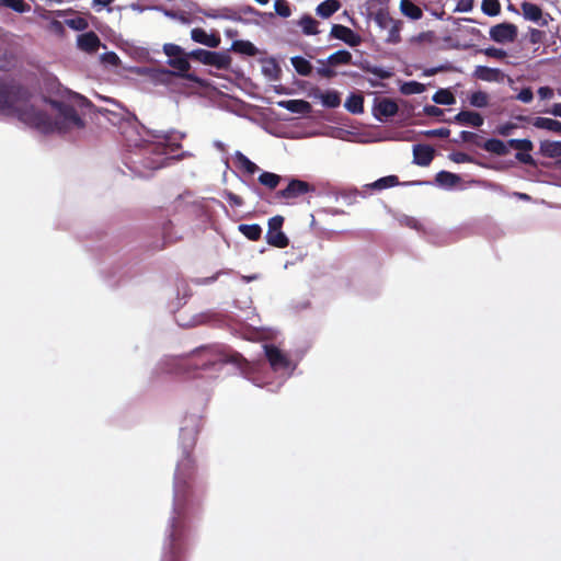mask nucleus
I'll return each instance as SVG.
<instances>
[{
  "label": "nucleus",
  "instance_id": "1",
  "mask_svg": "<svg viewBox=\"0 0 561 561\" xmlns=\"http://www.w3.org/2000/svg\"><path fill=\"white\" fill-rule=\"evenodd\" d=\"M186 367H174L178 362L175 358H163L159 362L156 370L165 374L186 373L196 381L203 380L205 386L214 385L215 380L226 364L237 366L243 377L256 387H266L270 385L265 375L262 373V365L248 362L241 354L228 353L220 345H202L193 350L182 358Z\"/></svg>",
  "mask_w": 561,
  "mask_h": 561
},
{
  "label": "nucleus",
  "instance_id": "2",
  "mask_svg": "<svg viewBox=\"0 0 561 561\" xmlns=\"http://www.w3.org/2000/svg\"><path fill=\"white\" fill-rule=\"evenodd\" d=\"M23 91L0 80V111L14 114L24 124L34 127L42 133H50L54 130L67 131L71 128H82L84 123L77 114L76 110L65 102L57 100H48L50 106L56 111V117L51 118L45 112L33 105L20 106L19 100L22 98Z\"/></svg>",
  "mask_w": 561,
  "mask_h": 561
},
{
  "label": "nucleus",
  "instance_id": "3",
  "mask_svg": "<svg viewBox=\"0 0 561 561\" xmlns=\"http://www.w3.org/2000/svg\"><path fill=\"white\" fill-rule=\"evenodd\" d=\"M184 134L178 131H150L145 135L126 136V148L129 152L128 168L146 178L148 174L140 171V167L153 171L163 168L167 161L171 160L172 154L181 147L180 140Z\"/></svg>",
  "mask_w": 561,
  "mask_h": 561
},
{
  "label": "nucleus",
  "instance_id": "4",
  "mask_svg": "<svg viewBox=\"0 0 561 561\" xmlns=\"http://www.w3.org/2000/svg\"><path fill=\"white\" fill-rule=\"evenodd\" d=\"M194 473V460L182 457L175 468L173 478L172 514L168 523V538L165 541V558L168 561H175L180 553L178 541L182 536L181 519L184 517L187 507L193 500L192 479Z\"/></svg>",
  "mask_w": 561,
  "mask_h": 561
},
{
  "label": "nucleus",
  "instance_id": "5",
  "mask_svg": "<svg viewBox=\"0 0 561 561\" xmlns=\"http://www.w3.org/2000/svg\"><path fill=\"white\" fill-rule=\"evenodd\" d=\"M262 347L271 369L282 379L277 382L275 388H270L271 391H274L284 382V380L294 374L297 368V363L274 344L265 343Z\"/></svg>",
  "mask_w": 561,
  "mask_h": 561
},
{
  "label": "nucleus",
  "instance_id": "6",
  "mask_svg": "<svg viewBox=\"0 0 561 561\" xmlns=\"http://www.w3.org/2000/svg\"><path fill=\"white\" fill-rule=\"evenodd\" d=\"M190 58L191 56H188L187 53H184L181 56L168 59L167 64L172 69L159 68L153 70L154 75L152 77L160 83H168L172 76L184 78L195 83H201V79L196 75L188 72L191 68V64L188 61Z\"/></svg>",
  "mask_w": 561,
  "mask_h": 561
},
{
  "label": "nucleus",
  "instance_id": "7",
  "mask_svg": "<svg viewBox=\"0 0 561 561\" xmlns=\"http://www.w3.org/2000/svg\"><path fill=\"white\" fill-rule=\"evenodd\" d=\"M191 59L199 61L203 65L215 67L216 69H228L231 64V57L225 51L206 50L197 48L187 53Z\"/></svg>",
  "mask_w": 561,
  "mask_h": 561
},
{
  "label": "nucleus",
  "instance_id": "8",
  "mask_svg": "<svg viewBox=\"0 0 561 561\" xmlns=\"http://www.w3.org/2000/svg\"><path fill=\"white\" fill-rule=\"evenodd\" d=\"M283 224L284 217L280 215H276L268 219L265 239L270 245L283 249L289 244L288 237L282 230Z\"/></svg>",
  "mask_w": 561,
  "mask_h": 561
},
{
  "label": "nucleus",
  "instance_id": "9",
  "mask_svg": "<svg viewBox=\"0 0 561 561\" xmlns=\"http://www.w3.org/2000/svg\"><path fill=\"white\" fill-rule=\"evenodd\" d=\"M375 23L381 28L388 32L385 38L388 44H398L401 41L400 31L401 22L394 20L389 15L388 12L379 11L375 14Z\"/></svg>",
  "mask_w": 561,
  "mask_h": 561
},
{
  "label": "nucleus",
  "instance_id": "10",
  "mask_svg": "<svg viewBox=\"0 0 561 561\" xmlns=\"http://www.w3.org/2000/svg\"><path fill=\"white\" fill-rule=\"evenodd\" d=\"M516 25L507 22L496 24L490 28V38L500 44L513 43L517 37Z\"/></svg>",
  "mask_w": 561,
  "mask_h": 561
},
{
  "label": "nucleus",
  "instance_id": "11",
  "mask_svg": "<svg viewBox=\"0 0 561 561\" xmlns=\"http://www.w3.org/2000/svg\"><path fill=\"white\" fill-rule=\"evenodd\" d=\"M507 145L512 148L517 149L518 151L515 154L516 160H518L522 163L534 165L535 160L529 154V151L533 150L534 144L530 139L524 138V139H516L512 138L507 141Z\"/></svg>",
  "mask_w": 561,
  "mask_h": 561
},
{
  "label": "nucleus",
  "instance_id": "12",
  "mask_svg": "<svg viewBox=\"0 0 561 561\" xmlns=\"http://www.w3.org/2000/svg\"><path fill=\"white\" fill-rule=\"evenodd\" d=\"M313 188L305 181L299 179H290L287 186L277 192V196L283 199L297 198Z\"/></svg>",
  "mask_w": 561,
  "mask_h": 561
},
{
  "label": "nucleus",
  "instance_id": "13",
  "mask_svg": "<svg viewBox=\"0 0 561 561\" xmlns=\"http://www.w3.org/2000/svg\"><path fill=\"white\" fill-rule=\"evenodd\" d=\"M330 36L344 42L351 47H356L362 42V38L357 33L342 24H333L330 31Z\"/></svg>",
  "mask_w": 561,
  "mask_h": 561
},
{
  "label": "nucleus",
  "instance_id": "14",
  "mask_svg": "<svg viewBox=\"0 0 561 561\" xmlns=\"http://www.w3.org/2000/svg\"><path fill=\"white\" fill-rule=\"evenodd\" d=\"M399 111L398 104L388 98L378 101L374 106V116L379 122H385L387 118L394 116Z\"/></svg>",
  "mask_w": 561,
  "mask_h": 561
},
{
  "label": "nucleus",
  "instance_id": "15",
  "mask_svg": "<svg viewBox=\"0 0 561 561\" xmlns=\"http://www.w3.org/2000/svg\"><path fill=\"white\" fill-rule=\"evenodd\" d=\"M523 15L526 20L535 22L540 26L548 25V19L543 16L541 8L533 2H523L522 3Z\"/></svg>",
  "mask_w": 561,
  "mask_h": 561
},
{
  "label": "nucleus",
  "instance_id": "16",
  "mask_svg": "<svg viewBox=\"0 0 561 561\" xmlns=\"http://www.w3.org/2000/svg\"><path fill=\"white\" fill-rule=\"evenodd\" d=\"M434 149L428 145L413 146V163L420 167H427L434 159Z\"/></svg>",
  "mask_w": 561,
  "mask_h": 561
},
{
  "label": "nucleus",
  "instance_id": "17",
  "mask_svg": "<svg viewBox=\"0 0 561 561\" xmlns=\"http://www.w3.org/2000/svg\"><path fill=\"white\" fill-rule=\"evenodd\" d=\"M77 45L85 53H94L101 46V41L94 32L90 31L77 37Z\"/></svg>",
  "mask_w": 561,
  "mask_h": 561
},
{
  "label": "nucleus",
  "instance_id": "18",
  "mask_svg": "<svg viewBox=\"0 0 561 561\" xmlns=\"http://www.w3.org/2000/svg\"><path fill=\"white\" fill-rule=\"evenodd\" d=\"M192 41L205 45L209 48H217L220 44V38L215 34H207L203 28L196 27L191 31Z\"/></svg>",
  "mask_w": 561,
  "mask_h": 561
},
{
  "label": "nucleus",
  "instance_id": "19",
  "mask_svg": "<svg viewBox=\"0 0 561 561\" xmlns=\"http://www.w3.org/2000/svg\"><path fill=\"white\" fill-rule=\"evenodd\" d=\"M196 435H197V427L195 426L194 423H190L187 426H184L181 428L180 440H181L182 447L184 449L183 457H185V456L191 457L188 455V449L194 446Z\"/></svg>",
  "mask_w": 561,
  "mask_h": 561
},
{
  "label": "nucleus",
  "instance_id": "20",
  "mask_svg": "<svg viewBox=\"0 0 561 561\" xmlns=\"http://www.w3.org/2000/svg\"><path fill=\"white\" fill-rule=\"evenodd\" d=\"M460 125H469L472 127H480L483 125L484 119L478 112L460 111L453 119Z\"/></svg>",
  "mask_w": 561,
  "mask_h": 561
},
{
  "label": "nucleus",
  "instance_id": "21",
  "mask_svg": "<svg viewBox=\"0 0 561 561\" xmlns=\"http://www.w3.org/2000/svg\"><path fill=\"white\" fill-rule=\"evenodd\" d=\"M277 105L295 114L305 115L311 111L310 103L305 100H283L277 102Z\"/></svg>",
  "mask_w": 561,
  "mask_h": 561
},
{
  "label": "nucleus",
  "instance_id": "22",
  "mask_svg": "<svg viewBox=\"0 0 561 561\" xmlns=\"http://www.w3.org/2000/svg\"><path fill=\"white\" fill-rule=\"evenodd\" d=\"M313 98L319 99L327 108H335L341 104L340 93L335 90H327L324 92L318 90Z\"/></svg>",
  "mask_w": 561,
  "mask_h": 561
},
{
  "label": "nucleus",
  "instance_id": "23",
  "mask_svg": "<svg viewBox=\"0 0 561 561\" xmlns=\"http://www.w3.org/2000/svg\"><path fill=\"white\" fill-rule=\"evenodd\" d=\"M461 181V178L448 171H439L435 175V184L439 187L450 190Z\"/></svg>",
  "mask_w": 561,
  "mask_h": 561
},
{
  "label": "nucleus",
  "instance_id": "24",
  "mask_svg": "<svg viewBox=\"0 0 561 561\" xmlns=\"http://www.w3.org/2000/svg\"><path fill=\"white\" fill-rule=\"evenodd\" d=\"M474 77L479 80L486 82H496L500 80L501 70L497 68H490L486 66H477L473 72Z\"/></svg>",
  "mask_w": 561,
  "mask_h": 561
},
{
  "label": "nucleus",
  "instance_id": "25",
  "mask_svg": "<svg viewBox=\"0 0 561 561\" xmlns=\"http://www.w3.org/2000/svg\"><path fill=\"white\" fill-rule=\"evenodd\" d=\"M398 184H399L398 176L387 175V176L376 180L373 183L366 184L364 186V188L367 190V192L369 190L382 191L385 188H390V187L397 186Z\"/></svg>",
  "mask_w": 561,
  "mask_h": 561
},
{
  "label": "nucleus",
  "instance_id": "26",
  "mask_svg": "<svg viewBox=\"0 0 561 561\" xmlns=\"http://www.w3.org/2000/svg\"><path fill=\"white\" fill-rule=\"evenodd\" d=\"M534 127L538 129H546L549 131L561 134V122L548 117H535L533 121Z\"/></svg>",
  "mask_w": 561,
  "mask_h": 561
},
{
  "label": "nucleus",
  "instance_id": "27",
  "mask_svg": "<svg viewBox=\"0 0 561 561\" xmlns=\"http://www.w3.org/2000/svg\"><path fill=\"white\" fill-rule=\"evenodd\" d=\"M340 7L341 4L339 0H324L318 4L316 13L323 19H328L333 15Z\"/></svg>",
  "mask_w": 561,
  "mask_h": 561
},
{
  "label": "nucleus",
  "instance_id": "28",
  "mask_svg": "<svg viewBox=\"0 0 561 561\" xmlns=\"http://www.w3.org/2000/svg\"><path fill=\"white\" fill-rule=\"evenodd\" d=\"M482 147L485 151L497 156H506L508 153L507 145L497 138L485 140Z\"/></svg>",
  "mask_w": 561,
  "mask_h": 561
},
{
  "label": "nucleus",
  "instance_id": "29",
  "mask_svg": "<svg viewBox=\"0 0 561 561\" xmlns=\"http://www.w3.org/2000/svg\"><path fill=\"white\" fill-rule=\"evenodd\" d=\"M363 71L367 73H371L378 79H389L392 77L393 72L390 68H383L380 66L371 65L368 61H365L360 65Z\"/></svg>",
  "mask_w": 561,
  "mask_h": 561
},
{
  "label": "nucleus",
  "instance_id": "30",
  "mask_svg": "<svg viewBox=\"0 0 561 561\" xmlns=\"http://www.w3.org/2000/svg\"><path fill=\"white\" fill-rule=\"evenodd\" d=\"M540 152L551 159L561 157V141L545 140L540 142Z\"/></svg>",
  "mask_w": 561,
  "mask_h": 561
},
{
  "label": "nucleus",
  "instance_id": "31",
  "mask_svg": "<svg viewBox=\"0 0 561 561\" xmlns=\"http://www.w3.org/2000/svg\"><path fill=\"white\" fill-rule=\"evenodd\" d=\"M344 107L352 114H362L364 112V98L360 94L351 93L344 103Z\"/></svg>",
  "mask_w": 561,
  "mask_h": 561
},
{
  "label": "nucleus",
  "instance_id": "32",
  "mask_svg": "<svg viewBox=\"0 0 561 561\" xmlns=\"http://www.w3.org/2000/svg\"><path fill=\"white\" fill-rule=\"evenodd\" d=\"M238 230L249 240L257 241L262 236V228L259 224H240Z\"/></svg>",
  "mask_w": 561,
  "mask_h": 561
},
{
  "label": "nucleus",
  "instance_id": "33",
  "mask_svg": "<svg viewBox=\"0 0 561 561\" xmlns=\"http://www.w3.org/2000/svg\"><path fill=\"white\" fill-rule=\"evenodd\" d=\"M231 49L245 56H255L257 48L249 41L236 39L231 44Z\"/></svg>",
  "mask_w": 561,
  "mask_h": 561
},
{
  "label": "nucleus",
  "instance_id": "34",
  "mask_svg": "<svg viewBox=\"0 0 561 561\" xmlns=\"http://www.w3.org/2000/svg\"><path fill=\"white\" fill-rule=\"evenodd\" d=\"M290 62L296 70V72L300 76H310L312 72V66L309 60L304 58L302 56H294L290 58Z\"/></svg>",
  "mask_w": 561,
  "mask_h": 561
},
{
  "label": "nucleus",
  "instance_id": "35",
  "mask_svg": "<svg viewBox=\"0 0 561 561\" xmlns=\"http://www.w3.org/2000/svg\"><path fill=\"white\" fill-rule=\"evenodd\" d=\"M400 10L402 14L405 16L412 19V20H420L423 15V12L420 7L414 4L410 0H401L400 2Z\"/></svg>",
  "mask_w": 561,
  "mask_h": 561
},
{
  "label": "nucleus",
  "instance_id": "36",
  "mask_svg": "<svg viewBox=\"0 0 561 561\" xmlns=\"http://www.w3.org/2000/svg\"><path fill=\"white\" fill-rule=\"evenodd\" d=\"M298 25L301 27L305 35H317L319 33L317 20L309 14H304L298 21Z\"/></svg>",
  "mask_w": 561,
  "mask_h": 561
},
{
  "label": "nucleus",
  "instance_id": "37",
  "mask_svg": "<svg viewBox=\"0 0 561 561\" xmlns=\"http://www.w3.org/2000/svg\"><path fill=\"white\" fill-rule=\"evenodd\" d=\"M352 60V54L346 49H340L327 58L330 66L347 65Z\"/></svg>",
  "mask_w": 561,
  "mask_h": 561
},
{
  "label": "nucleus",
  "instance_id": "38",
  "mask_svg": "<svg viewBox=\"0 0 561 561\" xmlns=\"http://www.w3.org/2000/svg\"><path fill=\"white\" fill-rule=\"evenodd\" d=\"M208 320L209 317L206 313H196L192 316L188 320L181 319V317L176 318L178 324L183 328L196 327L206 323Z\"/></svg>",
  "mask_w": 561,
  "mask_h": 561
},
{
  "label": "nucleus",
  "instance_id": "39",
  "mask_svg": "<svg viewBox=\"0 0 561 561\" xmlns=\"http://www.w3.org/2000/svg\"><path fill=\"white\" fill-rule=\"evenodd\" d=\"M280 69L277 62L271 58L265 60L262 65V73L270 80H277L279 76Z\"/></svg>",
  "mask_w": 561,
  "mask_h": 561
},
{
  "label": "nucleus",
  "instance_id": "40",
  "mask_svg": "<svg viewBox=\"0 0 561 561\" xmlns=\"http://www.w3.org/2000/svg\"><path fill=\"white\" fill-rule=\"evenodd\" d=\"M257 180L262 185L268 187L270 190H274L279 184L282 176L276 173L263 171L259 175Z\"/></svg>",
  "mask_w": 561,
  "mask_h": 561
},
{
  "label": "nucleus",
  "instance_id": "41",
  "mask_svg": "<svg viewBox=\"0 0 561 561\" xmlns=\"http://www.w3.org/2000/svg\"><path fill=\"white\" fill-rule=\"evenodd\" d=\"M432 100L434 103L440 104V105H451L456 102L454 94L446 89L437 90L434 93Z\"/></svg>",
  "mask_w": 561,
  "mask_h": 561
},
{
  "label": "nucleus",
  "instance_id": "42",
  "mask_svg": "<svg viewBox=\"0 0 561 561\" xmlns=\"http://www.w3.org/2000/svg\"><path fill=\"white\" fill-rule=\"evenodd\" d=\"M234 158L237 160V162L239 163V165L244 169V171L249 174H254L257 170H259V167L252 162L245 154H243L241 151L237 150L234 152Z\"/></svg>",
  "mask_w": 561,
  "mask_h": 561
},
{
  "label": "nucleus",
  "instance_id": "43",
  "mask_svg": "<svg viewBox=\"0 0 561 561\" xmlns=\"http://www.w3.org/2000/svg\"><path fill=\"white\" fill-rule=\"evenodd\" d=\"M469 104L477 108H483L489 105V95L484 91H476L468 98Z\"/></svg>",
  "mask_w": 561,
  "mask_h": 561
},
{
  "label": "nucleus",
  "instance_id": "44",
  "mask_svg": "<svg viewBox=\"0 0 561 561\" xmlns=\"http://www.w3.org/2000/svg\"><path fill=\"white\" fill-rule=\"evenodd\" d=\"M425 91V85L417 81H407L400 87V92L404 95L421 94Z\"/></svg>",
  "mask_w": 561,
  "mask_h": 561
},
{
  "label": "nucleus",
  "instance_id": "45",
  "mask_svg": "<svg viewBox=\"0 0 561 561\" xmlns=\"http://www.w3.org/2000/svg\"><path fill=\"white\" fill-rule=\"evenodd\" d=\"M481 10L488 16H495L500 13L501 4L499 0H482Z\"/></svg>",
  "mask_w": 561,
  "mask_h": 561
},
{
  "label": "nucleus",
  "instance_id": "46",
  "mask_svg": "<svg viewBox=\"0 0 561 561\" xmlns=\"http://www.w3.org/2000/svg\"><path fill=\"white\" fill-rule=\"evenodd\" d=\"M1 4L18 13H25L31 9L30 4L24 0H1Z\"/></svg>",
  "mask_w": 561,
  "mask_h": 561
},
{
  "label": "nucleus",
  "instance_id": "47",
  "mask_svg": "<svg viewBox=\"0 0 561 561\" xmlns=\"http://www.w3.org/2000/svg\"><path fill=\"white\" fill-rule=\"evenodd\" d=\"M66 25L75 31H84L88 27V22L84 18L75 16L65 21Z\"/></svg>",
  "mask_w": 561,
  "mask_h": 561
},
{
  "label": "nucleus",
  "instance_id": "48",
  "mask_svg": "<svg viewBox=\"0 0 561 561\" xmlns=\"http://www.w3.org/2000/svg\"><path fill=\"white\" fill-rule=\"evenodd\" d=\"M163 53L169 57V59H171L181 56L186 51L180 45L167 43L163 45Z\"/></svg>",
  "mask_w": 561,
  "mask_h": 561
},
{
  "label": "nucleus",
  "instance_id": "49",
  "mask_svg": "<svg viewBox=\"0 0 561 561\" xmlns=\"http://www.w3.org/2000/svg\"><path fill=\"white\" fill-rule=\"evenodd\" d=\"M275 13L282 18H289L291 10L286 0H275L274 2Z\"/></svg>",
  "mask_w": 561,
  "mask_h": 561
},
{
  "label": "nucleus",
  "instance_id": "50",
  "mask_svg": "<svg viewBox=\"0 0 561 561\" xmlns=\"http://www.w3.org/2000/svg\"><path fill=\"white\" fill-rule=\"evenodd\" d=\"M366 196H367V190H365V188H363V191H358L357 188H354V190L342 195V197L345 199V202L348 205L356 202L358 197L365 198Z\"/></svg>",
  "mask_w": 561,
  "mask_h": 561
},
{
  "label": "nucleus",
  "instance_id": "51",
  "mask_svg": "<svg viewBox=\"0 0 561 561\" xmlns=\"http://www.w3.org/2000/svg\"><path fill=\"white\" fill-rule=\"evenodd\" d=\"M318 64L321 65L320 67L317 68V72L321 76V77H324V78H332L335 76V71L327 66V59H319L318 60Z\"/></svg>",
  "mask_w": 561,
  "mask_h": 561
},
{
  "label": "nucleus",
  "instance_id": "52",
  "mask_svg": "<svg viewBox=\"0 0 561 561\" xmlns=\"http://www.w3.org/2000/svg\"><path fill=\"white\" fill-rule=\"evenodd\" d=\"M66 93H67L68 100L76 103L77 105H79V106H89L90 105L89 100L85 99L84 96H82L81 94H78V93L69 91V90H66Z\"/></svg>",
  "mask_w": 561,
  "mask_h": 561
},
{
  "label": "nucleus",
  "instance_id": "53",
  "mask_svg": "<svg viewBox=\"0 0 561 561\" xmlns=\"http://www.w3.org/2000/svg\"><path fill=\"white\" fill-rule=\"evenodd\" d=\"M422 134L426 137H440L446 138L450 135V130L448 128H437V129H428L422 131Z\"/></svg>",
  "mask_w": 561,
  "mask_h": 561
},
{
  "label": "nucleus",
  "instance_id": "54",
  "mask_svg": "<svg viewBox=\"0 0 561 561\" xmlns=\"http://www.w3.org/2000/svg\"><path fill=\"white\" fill-rule=\"evenodd\" d=\"M448 158L455 162V163H466V162H472L473 159L465 153V152H460V151H457V152H451Z\"/></svg>",
  "mask_w": 561,
  "mask_h": 561
},
{
  "label": "nucleus",
  "instance_id": "55",
  "mask_svg": "<svg viewBox=\"0 0 561 561\" xmlns=\"http://www.w3.org/2000/svg\"><path fill=\"white\" fill-rule=\"evenodd\" d=\"M516 99L523 103H530L534 99V93L531 88L526 87L519 91L516 95Z\"/></svg>",
  "mask_w": 561,
  "mask_h": 561
},
{
  "label": "nucleus",
  "instance_id": "56",
  "mask_svg": "<svg viewBox=\"0 0 561 561\" xmlns=\"http://www.w3.org/2000/svg\"><path fill=\"white\" fill-rule=\"evenodd\" d=\"M483 54L488 57L497 59L504 58L506 56V51L504 49L496 47H488L483 50Z\"/></svg>",
  "mask_w": 561,
  "mask_h": 561
},
{
  "label": "nucleus",
  "instance_id": "57",
  "mask_svg": "<svg viewBox=\"0 0 561 561\" xmlns=\"http://www.w3.org/2000/svg\"><path fill=\"white\" fill-rule=\"evenodd\" d=\"M101 60L104 64H108V65H112V66H118V64H119V57L114 51L104 53L101 56Z\"/></svg>",
  "mask_w": 561,
  "mask_h": 561
},
{
  "label": "nucleus",
  "instance_id": "58",
  "mask_svg": "<svg viewBox=\"0 0 561 561\" xmlns=\"http://www.w3.org/2000/svg\"><path fill=\"white\" fill-rule=\"evenodd\" d=\"M222 20H230V21H234V22H244V20L238 12H234L228 8L222 9Z\"/></svg>",
  "mask_w": 561,
  "mask_h": 561
},
{
  "label": "nucleus",
  "instance_id": "59",
  "mask_svg": "<svg viewBox=\"0 0 561 561\" xmlns=\"http://www.w3.org/2000/svg\"><path fill=\"white\" fill-rule=\"evenodd\" d=\"M474 0H458L455 12H470Z\"/></svg>",
  "mask_w": 561,
  "mask_h": 561
},
{
  "label": "nucleus",
  "instance_id": "60",
  "mask_svg": "<svg viewBox=\"0 0 561 561\" xmlns=\"http://www.w3.org/2000/svg\"><path fill=\"white\" fill-rule=\"evenodd\" d=\"M225 197L231 206L241 207L243 205V199L232 192H226Z\"/></svg>",
  "mask_w": 561,
  "mask_h": 561
},
{
  "label": "nucleus",
  "instance_id": "61",
  "mask_svg": "<svg viewBox=\"0 0 561 561\" xmlns=\"http://www.w3.org/2000/svg\"><path fill=\"white\" fill-rule=\"evenodd\" d=\"M516 128V125L513 124V123H505V124H502L500 125L497 128H496V131L499 135L501 136H510L512 130Z\"/></svg>",
  "mask_w": 561,
  "mask_h": 561
},
{
  "label": "nucleus",
  "instance_id": "62",
  "mask_svg": "<svg viewBox=\"0 0 561 561\" xmlns=\"http://www.w3.org/2000/svg\"><path fill=\"white\" fill-rule=\"evenodd\" d=\"M423 112L427 116H434V117H438V116L443 115V113H444L440 107L435 106V105H425L423 108Z\"/></svg>",
  "mask_w": 561,
  "mask_h": 561
},
{
  "label": "nucleus",
  "instance_id": "63",
  "mask_svg": "<svg viewBox=\"0 0 561 561\" xmlns=\"http://www.w3.org/2000/svg\"><path fill=\"white\" fill-rule=\"evenodd\" d=\"M537 93L541 100H550L553 98V90L548 85L540 87Z\"/></svg>",
  "mask_w": 561,
  "mask_h": 561
},
{
  "label": "nucleus",
  "instance_id": "64",
  "mask_svg": "<svg viewBox=\"0 0 561 561\" xmlns=\"http://www.w3.org/2000/svg\"><path fill=\"white\" fill-rule=\"evenodd\" d=\"M476 138H477V134H474L472 131H468V130H462L459 134V139H455L454 141L455 142H459V141L467 142V141H473Z\"/></svg>",
  "mask_w": 561,
  "mask_h": 561
}]
</instances>
